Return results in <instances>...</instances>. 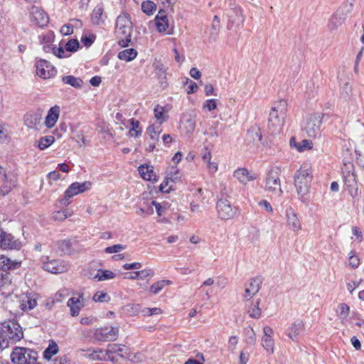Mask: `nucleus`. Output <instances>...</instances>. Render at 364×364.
<instances>
[{"instance_id": "1", "label": "nucleus", "mask_w": 364, "mask_h": 364, "mask_svg": "<svg viewBox=\"0 0 364 364\" xmlns=\"http://www.w3.org/2000/svg\"><path fill=\"white\" fill-rule=\"evenodd\" d=\"M287 111V102L282 100L272 108L268 122V129L272 134H277L282 131Z\"/></svg>"}, {"instance_id": "2", "label": "nucleus", "mask_w": 364, "mask_h": 364, "mask_svg": "<svg viewBox=\"0 0 364 364\" xmlns=\"http://www.w3.org/2000/svg\"><path fill=\"white\" fill-rule=\"evenodd\" d=\"M116 35L122 47L128 46L131 42L132 23L127 14H120L116 20Z\"/></svg>"}, {"instance_id": "3", "label": "nucleus", "mask_w": 364, "mask_h": 364, "mask_svg": "<svg viewBox=\"0 0 364 364\" xmlns=\"http://www.w3.org/2000/svg\"><path fill=\"white\" fill-rule=\"evenodd\" d=\"M312 172L309 164H304L295 173L294 186L297 193L304 198L309 193L310 185L312 181Z\"/></svg>"}, {"instance_id": "4", "label": "nucleus", "mask_w": 364, "mask_h": 364, "mask_svg": "<svg viewBox=\"0 0 364 364\" xmlns=\"http://www.w3.org/2000/svg\"><path fill=\"white\" fill-rule=\"evenodd\" d=\"M1 330L10 344L19 341L23 337V333L21 326L15 321H9L4 322L1 326Z\"/></svg>"}, {"instance_id": "5", "label": "nucleus", "mask_w": 364, "mask_h": 364, "mask_svg": "<svg viewBox=\"0 0 364 364\" xmlns=\"http://www.w3.org/2000/svg\"><path fill=\"white\" fill-rule=\"evenodd\" d=\"M37 353L32 349L23 347H15L10 355L11 361L14 364H31L33 362Z\"/></svg>"}, {"instance_id": "6", "label": "nucleus", "mask_w": 364, "mask_h": 364, "mask_svg": "<svg viewBox=\"0 0 364 364\" xmlns=\"http://www.w3.org/2000/svg\"><path fill=\"white\" fill-rule=\"evenodd\" d=\"M279 171L280 169L278 167L271 168L265 179V190L278 196H281L283 193L281 188Z\"/></svg>"}, {"instance_id": "7", "label": "nucleus", "mask_w": 364, "mask_h": 364, "mask_svg": "<svg viewBox=\"0 0 364 364\" xmlns=\"http://www.w3.org/2000/svg\"><path fill=\"white\" fill-rule=\"evenodd\" d=\"M237 207L226 199H220L216 203L218 217L222 220L233 219L237 214Z\"/></svg>"}, {"instance_id": "8", "label": "nucleus", "mask_w": 364, "mask_h": 364, "mask_svg": "<svg viewBox=\"0 0 364 364\" xmlns=\"http://www.w3.org/2000/svg\"><path fill=\"white\" fill-rule=\"evenodd\" d=\"M322 117L320 114H314L308 117L304 122V129L309 137H315L320 133Z\"/></svg>"}, {"instance_id": "9", "label": "nucleus", "mask_w": 364, "mask_h": 364, "mask_svg": "<svg viewBox=\"0 0 364 364\" xmlns=\"http://www.w3.org/2000/svg\"><path fill=\"white\" fill-rule=\"evenodd\" d=\"M119 335V328L113 326H105L97 328L94 338L99 341H114Z\"/></svg>"}, {"instance_id": "10", "label": "nucleus", "mask_w": 364, "mask_h": 364, "mask_svg": "<svg viewBox=\"0 0 364 364\" xmlns=\"http://www.w3.org/2000/svg\"><path fill=\"white\" fill-rule=\"evenodd\" d=\"M36 74L43 79H49L54 77L57 70L48 60L40 59L36 63Z\"/></svg>"}, {"instance_id": "11", "label": "nucleus", "mask_w": 364, "mask_h": 364, "mask_svg": "<svg viewBox=\"0 0 364 364\" xmlns=\"http://www.w3.org/2000/svg\"><path fill=\"white\" fill-rule=\"evenodd\" d=\"M92 186V183L90 181H85L82 183L75 182L73 183L65 192V198L63 203L68 205L70 201L68 199L76 196L79 193H83L85 191L89 190Z\"/></svg>"}, {"instance_id": "12", "label": "nucleus", "mask_w": 364, "mask_h": 364, "mask_svg": "<svg viewBox=\"0 0 364 364\" xmlns=\"http://www.w3.org/2000/svg\"><path fill=\"white\" fill-rule=\"evenodd\" d=\"M31 21L36 25L43 27L48 23V14L40 7L32 6L29 10Z\"/></svg>"}, {"instance_id": "13", "label": "nucleus", "mask_w": 364, "mask_h": 364, "mask_svg": "<svg viewBox=\"0 0 364 364\" xmlns=\"http://www.w3.org/2000/svg\"><path fill=\"white\" fill-rule=\"evenodd\" d=\"M21 242L15 240L14 237L2 229H0V247L3 249H20Z\"/></svg>"}, {"instance_id": "14", "label": "nucleus", "mask_w": 364, "mask_h": 364, "mask_svg": "<svg viewBox=\"0 0 364 364\" xmlns=\"http://www.w3.org/2000/svg\"><path fill=\"white\" fill-rule=\"evenodd\" d=\"M37 299L38 296L35 293L28 292L22 294L19 299V308L23 311H28L32 310L37 306Z\"/></svg>"}, {"instance_id": "15", "label": "nucleus", "mask_w": 364, "mask_h": 364, "mask_svg": "<svg viewBox=\"0 0 364 364\" xmlns=\"http://www.w3.org/2000/svg\"><path fill=\"white\" fill-rule=\"evenodd\" d=\"M43 269L53 274H59L65 272L68 267L65 263L60 259H52L43 263Z\"/></svg>"}, {"instance_id": "16", "label": "nucleus", "mask_w": 364, "mask_h": 364, "mask_svg": "<svg viewBox=\"0 0 364 364\" xmlns=\"http://www.w3.org/2000/svg\"><path fill=\"white\" fill-rule=\"evenodd\" d=\"M85 301L83 294H77V296H73L68 299L67 304L70 307L72 316L79 315L81 309L85 306Z\"/></svg>"}, {"instance_id": "17", "label": "nucleus", "mask_w": 364, "mask_h": 364, "mask_svg": "<svg viewBox=\"0 0 364 364\" xmlns=\"http://www.w3.org/2000/svg\"><path fill=\"white\" fill-rule=\"evenodd\" d=\"M262 279L259 277L250 279L245 284L244 299L247 301L252 298L260 289Z\"/></svg>"}, {"instance_id": "18", "label": "nucleus", "mask_w": 364, "mask_h": 364, "mask_svg": "<svg viewBox=\"0 0 364 364\" xmlns=\"http://www.w3.org/2000/svg\"><path fill=\"white\" fill-rule=\"evenodd\" d=\"M287 224L289 229L294 232H298L301 229V223L295 211L289 208L286 211Z\"/></svg>"}, {"instance_id": "19", "label": "nucleus", "mask_w": 364, "mask_h": 364, "mask_svg": "<svg viewBox=\"0 0 364 364\" xmlns=\"http://www.w3.org/2000/svg\"><path fill=\"white\" fill-rule=\"evenodd\" d=\"M127 349L124 346L117 343L109 344L106 349L108 360L112 362H115L114 354H117L122 358H125L127 355Z\"/></svg>"}, {"instance_id": "20", "label": "nucleus", "mask_w": 364, "mask_h": 364, "mask_svg": "<svg viewBox=\"0 0 364 364\" xmlns=\"http://www.w3.org/2000/svg\"><path fill=\"white\" fill-rule=\"evenodd\" d=\"M304 331V323L301 320H296L287 330V336L293 341H297L299 336Z\"/></svg>"}, {"instance_id": "21", "label": "nucleus", "mask_w": 364, "mask_h": 364, "mask_svg": "<svg viewBox=\"0 0 364 364\" xmlns=\"http://www.w3.org/2000/svg\"><path fill=\"white\" fill-rule=\"evenodd\" d=\"M59 250L65 255H72L77 252L80 245L77 240H65L59 242Z\"/></svg>"}, {"instance_id": "22", "label": "nucleus", "mask_w": 364, "mask_h": 364, "mask_svg": "<svg viewBox=\"0 0 364 364\" xmlns=\"http://www.w3.org/2000/svg\"><path fill=\"white\" fill-rule=\"evenodd\" d=\"M85 352L84 355L92 360H100L105 361L108 360L106 350L102 348H90L83 350Z\"/></svg>"}, {"instance_id": "23", "label": "nucleus", "mask_w": 364, "mask_h": 364, "mask_svg": "<svg viewBox=\"0 0 364 364\" xmlns=\"http://www.w3.org/2000/svg\"><path fill=\"white\" fill-rule=\"evenodd\" d=\"M4 183L1 188L3 196L8 194L16 186L17 178L14 174H4Z\"/></svg>"}, {"instance_id": "24", "label": "nucleus", "mask_w": 364, "mask_h": 364, "mask_svg": "<svg viewBox=\"0 0 364 364\" xmlns=\"http://www.w3.org/2000/svg\"><path fill=\"white\" fill-rule=\"evenodd\" d=\"M60 115V107L57 105L52 107L48 112L45 119V125L52 128L56 124Z\"/></svg>"}, {"instance_id": "25", "label": "nucleus", "mask_w": 364, "mask_h": 364, "mask_svg": "<svg viewBox=\"0 0 364 364\" xmlns=\"http://www.w3.org/2000/svg\"><path fill=\"white\" fill-rule=\"evenodd\" d=\"M227 15L229 21V23L228 25V28H231V24H237L238 26L244 21L240 8H235L234 9L231 10Z\"/></svg>"}, {"instance_id": "26", "label": "nucleus", "mask_w": 364, "mask_h": 364, "mask_svg": "<svg viewBox=\"0 0 364 364\" xmlns=\"http://www.w3.org/2000/svg\"><path fill=\"white\" fill-rule=\"evenodd\" d=\"M291 147L295 148L299 152L310 150L313 147V143L308 139H304L301 142H297L295 137H291L289 140Z\"/></svg>"}, {"instance_id": "27", "label": "nucleus", "mask_w": 364, "mask_h": 364, "mask_svg": "<svg viewBox=\"0 0 364 364\" xmlns=\"http://www.w3.org/2000/svg\"><path fill=\"white\" fill-rule=\"evenodd\" d=\"M345 14L341 9H338L332 16L328 23V28L331 30L341 26L345 20Z\"/></svg>"}, {"instance_id": "28", "label": "nucleus", "mask_w": 364, "mask_h": 364, "mask_svg": "<svg viewBox=\"0 0 364 364\" xmlns=\"http://www.w3.org/2000/svg\"><path fill=\"white\" fill-rule=\"evenodd\" d=\"M21 262L11 260L10 258L1 255L0 256V268L4 270L16 269L20 267Z\"/></svg>"}, {"instance_id": "29", "label": "nucleus", "mask_w": 364, "mask_h": 364, "mask_svg": "<svg viewBox=\"0 0 364 364\" xmlns=\"http://www.w3.org/2000/svg\"><path fill=\"white\" fill-rule=\"evenodd\" d=\"M156 76L161 86L165 87L166 85V71L164 65L157 61L153 64Z\"/></svg>"}, {"instance_id": "30", "label": "nucleus", "mask_w": 364, "mask_h": 364, "mask_svg": "<svg viewBox=\"0 0 364 364\" xmlns=\"http://www.w3.org/2000/svg\"><path fill=\"white\" fill-rule=\"evenodd\" d=\"M139 172L141 176L146 181H156V175L154 172V168L146 164L141 165L139 167Z\"/></svg>"}, {"instance_id": "31", "label": "nucleus", "mask_w": 364, "mask_h": 364, "mask_svg": "<svg viewBox=\"0 0 364 364\" xmlns=\"http://www.w3.org/2000/svg\"><path fill=\"white\" fill-rule=\"evenodd\" d=\"M234 176L242 183L246 184L247 181H253L256 178L255 174H250L245 168H237L234 172Z\"/></svg>"}, {"instance_id": "32", "label": "nucleus", "mask_w": 364, "mask_h": 364, "mask_svg": "<svg viewBox=\"0 0 364 364\" xmlns=\"http://www.w3.org/2000/svg\"><path fill=\"white\" fill-rule=\"evenodd\" d=\"M91 20L95 25H100L104 22V8L102 4H98L95 7L92 13Z\"/></svg>"}, {"instance_id": "33", "label": "nucleus", "mask_w": 364, "mask_h": 364, "mask_svg": "<svg viewBox=\"0 0 364 364\" xmlns=\"http://www.w3.org/2000/svg\"><path fill=\"white\" fill-rule=\"evenodd\" d=\"M156 26L159 32H164L168 28V19L165 11H160L155 18Z\"/></svg>"}, {"instance_id": "34", "label": "nucleus", "mask_w": 364, "mask_h": 364, "mask_svg": "<svg viewBox=\"0 0 364 364\" xmlns=\"http://www.w3.org/2000/svg\"><path fill=\"white\" fill-rule=\"evenodd\" d=\"M146 134L149 135L151 140L150 142L157 144L159 140V135L161 132V129L159 126L156 124H151L146 129Z\"/></svg>"}, {"instance_id": "35", "label": "nucleus", "mask_w": 364, "mask_h": 364, "mask_svg": "<svg viewBox=\"0 0 364 364\" xmlns=\"http://www.w3.org/2000/svg\"><path fill=\"white\" fill-rule=\"evenodd\" d=\"M24 123L29 128H36L41 123V117L38 114L28 113L24 117Z\"/></svg>"}, {"instance_id": "36", "label": "nucleus", "mask_w": 364, "mask_h": 364, "mask_svg": "<svg viewBox=\"0 0 364 364\" xmlns=\"http://www.w3.org/2000/svg\"><path fill=\"white\" fill-rule=\"evenodd\" d=\"M137 55V51L134 48H128L120 51L118 58L122 60L131 61Z\"/></svg>"}, {"instance_id": "37", "label": "nucleus", "mask_w": 364, "mask_h": 364, "mask_svg": "<svg viewBox=\"0 0 364 364\" xmlns=\"http://www.w3.org/2000/svg\"><path fill=\"white\" fill-rule=\"evenodd\" d=\"M62 81L64 84L69 85L75 88L81 87L83 84V81L81 78L76 77L73 75H67L63 77Z\"/></svg>"}, {"instance_id": "38", "label": "nucleus", "mask_w": 364, "mask_h": 364, "mask_svg": "<svg viewBox=\"0 0 364 364\" xmlns=\"http://www.w3.org/2000/svg\"><path fill=\"white\" fill-rule=\"evenodd\" d=\"M260 299H257L255 304H252L248 306L247 314L250 317L259 318L262 315V310L259 308Z\"/></svg>"}, {"instance_id": "39", "label": "nucleus", "mask_w": 364, "mask_h": 364, "mask_svg": "<svg viewBox=\"0 0 364 364\" xmlns=\"http://www.w3.org/2000/svg\"><path fill=\"white\" fill-rule=\"evenodd\" d=\"M116 277V274L110 270L98 269L95 277L97 281H105L112 279Z\"/></svg>"}, {"instance_id": "40", "label": "nucleus", "mask_w": 364, "mask_h": 364, "mask_svg": "<svg viewBox=\"0 0 364 364\" xmlns=\"http://www.w3.org/2000/svg\"><path fill=\"white\" fill-rule=\"evenodd\" d=\"M350 306L345 303L341 304L337 310V316L343 322L349 316Z\"/></svg>"}, {"instance_id": "41", "label": "nucleus", "mask_w": 364, "mask_h": 364, "mask_svg": "<svg viewBox=\"0 0 364 364\" xmlns=\"http://www.w3.org/2000/svg\"><path fill=\"white\" fill-rule=\"evenodd\" d=\"M154 117L156 120L159 122V124L157 126H161L164 122L167 120V116L164 114V107L160 105H157L154 108Z\"/></svg>"}, {"instance_id": "42", "label": "nucleus", "mask_w": 364, "mask_h": 364, "mask_svg": "<svg viewBox=\"0 0 364 364\" xmlns=\"http://www.w3.org/2000/svg\"><path fill=\"white\" fill-rule=\"evenodd\" d=\"M130 124L132 128L129 132V134L132 137H139L141 135V129L139 128V122L134 119H130Z\"/></svg>"}, {"instance_id": "43", "label": "nucleus", "mask_w": 364, "mask_h": 364, "mask_svg": "<svg viewBox=\"0 0 364 364\" xmlns=\"http://www.w3.org/2000/svg\"><path fill=\"white\" fill-rule=\"evenodd\" d=\"M55 141V138L53 136H46L43 137H41L38 141V147L41 150H44L48 146H50L51 144H53Z\"/></svg>"}, {"instance_id": "44", "label": "nucleus", "mask_w": 364, "mask_h": 364, "mask_svg": "<svg viewBox=\"0 0 364 364\" xmlns=\"http://www.w3.org/2000/svg\"><path fill=\"white\" fill-rule=\"evenodd\" d=\"M58 352V346L55 342L49 343L48 347L44 350L43 356L47 360H50L52 356Z\"/></svg>"}, {"instance_id": "45", "label": "nucleus", "mask_w": 364, "mask_h": 364, "mask_svg": "<svg viewBox=\"0 0 364 364\" xmlns=\"http://www.w3.org/2000/svg\"><path fill=\"white\" fill-rule=\"evenodd\" d=\"M245 341L247 344L253 346L257 342L256 333L252 328H246L245 330Z\"/></svg>"}, {"instance_id": "46", "label": "nucleus", "mask_w": 364, "mask_h": 364, "mask_svg": "<svg viewBox=\"0 0 364 364\" xmlns=\"http://www.w3.org/2000/svg\"><path fill=\"white\" fill-rule=\"evenodd\" d=\"M171 284V281L169 280H161L157 282L154 283L150 287V291L154 294H156L159 292H160L166 286Z\"/></svg>"}, {"instance_id": "47", "label": "nucleus", "mask_w": 364, "mask_h": 364, "mask_svg": "<svg viewBox=\"0 0 364 364\" xmlns=\"http://www.w3.org/2000/svg\"><path fill=\"white\" fill-rule=\"evenodd\" d=\"M183 127L186 133L191 134L196 128V120L193 117L189 115L188 117L184 119Z\"/></svg>"}, {"instance_id": "48", "label": "nucleus", "mask_w": 364, "mask_h": 364, "mask_svg": "<svg viewBox=\"0 0 364 364\" xmlns=\"http://www.w3.org/2000/svg\"><path fill=\"white\" fill-rule=\"evenodd\" d=\"M262 346L267 353L270 354L274 353V342L272 338L262 337Z\"/></svg>"}, {"instance_id": "49", "label": "nucleus", "mask_w": 364, "mask_h": 364, "mask_svg": "<svg viewBox=\"0 0 364 364\" xmlns=\"http://www.w3.org/2000/svg\"><path fill=\"white\" fill-rule=\"evenodd\" d=\"M156 6L151 1H143L141 4V9L147 15H151L156 11Z\"/></svg>"}, {"instance_id": "50", "label": "nucleus", "mask_w": 364, "mask_h": 364, "mask_svg": "<svg viewBox=\"0 0 364 364\" xmlns=\"http://www.w3.org/2000/svg\"><path fill=\"white\" fill-rule=\"evenodd\" d=\"M349 265L353 268H358L360 265V258L354 250H351L348 254Z\"/></svg>"}, {"instance_id": "51", "label": "nucleus", "mask_w": 364, "mask_h": 364, "mask_svg": "<svg viewBox=\"0 0 364 364\" xmlns=\"http://www.w3.org/2000/svg\"><path fill=\"white\" fill-rule=\"evenodd\" d=\"M247 137L251 138L253 141L256 140L260 141L262 139V135L260 134V130L258 127H252L248 130Z\"/></svg>"}, {"instance_id": "52", "label": "nucleus", "mask_w": 364, "mask_h": 364, "mask_svg": "<svg viewBox=\"0 0 364 364\" xmlns=\"http://www.w3.org/2000/svg\"><path fill=\"white\" fill-rule=\"evenodd\" d=\"M79 42L77 39H71L65 44L66 51L75 52L79 48Z\"/></svg>"}, {"instance_id": "53", "label": "nucleus", "mask_w": 364, "mask_h": 364, "mask_svg": "<svg viewBox=\"0 0 364 364\" xmlns=\"http://www.w3.org/2000/svg\"><path fill=\"white\" fill-rule=\"evenodd\" d=\"M93 300L97 302H107L109 297L106 292L97 291L93 296Z\"/></svg>"}, {"instance_id": "54", "label": "nucleus", "mask_w": 364, "mask_h": 364, "mask_svg": "<svg viewBox=\"0 0 364 364\" xmlns=\"http://www.w3.org/2000/svg\"><path fill=\"white\" fill-rule=\"evenodd\" d=\"M142 314L145 316H151L153 315H158L162 313L160 308H144L141 311Z\"/></svg>"}, {"instance_id": "55", "label": "nucleus", "mask_w": 364, "mask_h": 364, "mask_svg": "<svg viewBox=\"0 0 364 364\" xmlns=\"http://www.w3.org/2000/svg\"><path fill=\"white\" fill-rule=\"evenodd\" d=\"M70 215V214L68 213V210L57 211L53 213V218L55 220L63 221L65 220L67 218H68Z\"/></svg>"}, {"instance_id": "56", "label": "nucleus", "mask_w": 364, "mask_h": 364, "mask_svg": "<svg viewBox=\"0 0 364 364\" xmlns=\"http://www.w3.org/2000/svg\"><path fill=\"white\" fill-rule=\"evenodd\" d=\"M125 249V247L122 245L117 244L112 246H109L105 248V251L106 253L112 254L119 252Z\"/></svg>"}, {"instance_id": "57", "label": "nucleus", "mask_w": 364, "mask_h": 364, "mask_svg": "<svg viewBox=\"0 0 364 364\" xmlns=\"http://www.w3.org/2000/svg\"><path fill=\"white\" fill-rule=\"evenodd\" d=\"M139 276V278L141 279H144L147 277H152L154 275V272L151 269H142L141 271H137V274Z\"/></svg>"}, {"instance_id": "58", "label": "nucleus", "mask_w": 364, "mask_h": 364, "mask_svg": "<svg viewBox=\"0 0 364 364\" xmlns=\"http://www.w3.org/2000/svg\"><path fill=\"white\" fill-rule=\"evenodd\" d=\"M217 107L216 100L210 99L208 100L205 102L203 105V108L207 109L208 111H212Z\"/></svg>"}, {"instance_id": "59", "label": "nucleus", "mask_w": 364, "mask_h": 364, "mask_svg": "<svg viewBox=\"0 0 364 364\" xmlns=\"http://www.w3.org/2000/svg\"><path fill=\"white\" fill-rule=\"evenodd\" d=\"M238 343V338L235 336H230L228 341V348L230 350L233 352L236 349Z\"/></svg>"}, {"instance_id": "60", "label": "nucleus", "mask_w": 364, "mask_h": 364, "mask_svg": "<svg viewBox=\"0 0 364 364\" xmlns=\"http://www.w3.org/2000/svg\"><path fill=\"white\" fill-rule=\"evenodd\" d=\"M205 164H206V167L210 173L213 174L218 171V164L216 162L211 161V160H210V161H206Z\"/></svg>"}, {"instance_id": "61", "label": "nucleus", "mask_w": 364, "mask_h": 364, "mask_svg": "<svg viewBox=\"0 0 364 364\" xmlns=\"http://www.w3.org/2000/svg\"><path fill=\"white\" fill-rule=\"evenodd\" d=\"M362 282V279L359 281H352L347 284V289L352 294L354 290L359 287L360 283Z\"/></svg>"}, {"instance_id": "62", "label": "nucleus", "mask_w": 364, "mask_h": 364, "mask_svg": "<svg viewBox=\"0 0 364 364\" xmlns=\"http://www.w3.org/2000/svg\"><path fill=\"white\" fill-rule=\"evenodd\" d=\"M53 54L59 58H65L67 55H65V50L62 48H56L53 47L52 48Z\"/></svg>"}, {"instance_id": "63", "label": "nucleus", "mask_w": 364, "mask_h": 364, "mask_svg": "<svg viewBox=\"0 0 364 364\" xmlns=\"http://www.w3.org/2000/svg\"><path fill=\"white\" fill-rule=\"evenodd\" d=\"M60 33L64 36H68L73 33V26L71 24L64 25L60 28Z\"/></svg>"}, {"instance_id": "64", "label": "nucleus", "mask_w": 364, "mask_h": 364, "mask_svg": "<svg viewBox=\"0 0 364 364\" xmlns=\"http://www.w3.org/2000/svg\"><path fill=\"white\" fill-rule=\"evenodd\" d=\"M50 364H69L66 356L57 357L51 360Z\"/></svg>"}]
</instances>
